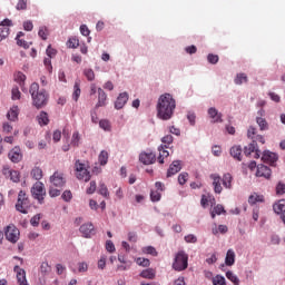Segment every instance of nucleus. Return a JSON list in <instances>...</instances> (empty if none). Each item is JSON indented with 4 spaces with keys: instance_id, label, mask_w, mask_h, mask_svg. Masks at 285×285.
I'll use <instances>...</instances> for the list:
<instances>
[{
    "instance_id": "nucleus-43",
    "label": "nucleus",
    "mask_w": 285,
    "mask_h": 285,
    "mask_svg": "<svg viewBox=\"0 0 285 285\" xmlns=\"http://www.w3.org/2000/svg\"><path fill=\"white\" fill-rule=\"evenodd\" d=\"M136 264H138V266H142V268H148V266H150V259L138 257L136 259Z\"/></svg>"
},
{
    "instance_id": "nucleus-25",
    "label": "nucleus",
    "mask_w": 285,
    "mask_h": 285,
    "mask_svg": "<svg viewBox=\"0 0 285 285\" xmlns=\"http://www.w3.org/2000/svg\"><path fill=\"white\" fill-rule=\"evenodd\" d=\"M76 177L77 179H79L80 181H90V171H88V168L76 173Z\"/></svg>"
},
{
    "instance_id": "nucleus-47",
    "label": "nucleus",
    "mask_w": 285,
    "mask_h": 285,
    "mask_svg": "<svg viewBox=\"0 0 285 285\" xmlns=\"http://www.w3.org/2000/svg\"><path fill=\"white\" fill-rule=\"evenodd\" d=\"M39 37L46 41V39H48V28L47 27H40L39 31H38Z\"/></svg>"
},
{
    "instance_id": "nucleus-22",
    "label": "nucleus",
    "mask_w": 285,
    "mask_h": 285,
    "mask_svg": "<svg viewBox=\"0 0 285 285\" xmlns=\"http://www.w3.org/2000/svg\"><path fill=\"white\" fill-rule=\"evenodd\" d=\"M106 99H108V96L106 95V91L104 89H98V102L96 105V108H101L106 106Z\"/></svg>"
},
{
    "instance_id": "nucleus-49",
    "label": "nucleus",
    "mask_w": 285,
    "mask_h": 285,
    "mask_svg": "<svg viewBox=\"0 0 285 285\" xmlns=\"http://www.w3.org/2000/svg\"><path fill=\"white\" fill-rule=\"evenodd\" d=\"M17 10H28V0H19L17 6Z\"/></svg>"
},
{
    "instance_id": "nucleus-61",
    "label": "nucleus",
    "mask_w": 285,
    "mask_h": 285,
    "mask_svg": "<svg viewBox=\"0 0 285 285\" xmlns=\"http://www.w3.org/2000/svg\"><path fill=\"white\" fill-rule=\"evenodd\" d=\"M2 132H4L6 135L12 132V125H10V122H3Z\"/></svg>"
},
{
    "instance_id": "nucleus-2",
    "label": "nucleus",
    "mask_w": 285,
    "mask_h": 285,
    "mask_svg": "<svg viewBox=\"0 0 285 285\" xmlns=\"http://www.w3.org/2000/svg\"><path fill=\"white\" fill-rule=\"evenodd\" d=\"M29 92L31 95V99L33 101V106L36 108H43L48 106V100L50 99V95L45 89H39V83L33 82L30 86Z\"/></svg>"
},
{
    "instance_id": "nucleus-20",
    "label": "nucleus",
    "mask_w": 285,
    "mask_h": 285,
    "mask_svg": "<svg viewBox=\"0 0 285 285\" xmlns=\"http://www.w3.org/2000/svg\"><path fill=\"white\" fill-rule=\"evenodd\" d=\"M9 121H17L19 119V106H12L7 114Z\"/></svg>"
},
{
    "instance_id": "nucleus-17",
    "label": "nucleus",
    "mask_w": 285,
    "mask_h": 285,
    "mask_svg": "<svg viewBox=\"0 0 285 285\" xmlns=\"http://www.w3.org/2000/svg\"><path fill=\"white\" fill-rule=\"evenodd\" d=\"M8 156L13 164H19V161H21L23 157L19 147H14L13 149H11Z\"/></svg>"
},
{
    "instance_id": "nucleus-9",
    "label": "nucleus",
    "mask_w": 285,
    "mask_h": 285,
    "mask_svg": "<svg viewBox=\"0 0 285 285\" xmlns=\"http://www.w3.org/2000/svg\"><path fill=\"white\" fill-rule=\"evenodd\" d=\"M50 184L56 188H63V186H66V178H63V174L59 171L53 173L50 177Z\"/></svg>"
},
{
    "instance_id": "nucleus-8",
    "label": "nucleus",
    "mask_w": 285,
    "mask_h": 285,
    "mask_svg": "<svg viewBox=\"0 0 285 285\" xmlns=\"http://www.w3.org/2000/svg\"><path fill=\"white\" fill-rule=\"evenodd\" d=\"M207 115L212 119V124H224V119L222 118L224 115H222L217 108L210 107L207 110Z\"/></svg>"
},
{
    "instance_id": "nucleus-46",
    "label": "nucleus",
    "mask_w": 285,
    "mask_h": 285,
    "mask_svg": "<svg viewBox=\"0 0 285 285\" xmlns=\"http://www.w3.org/2000/svg\"><path fill=\"white\" fill-rule=\"evenodd\" d=\"M17 41V46H19L20 48H23L24 50H28V48H30V46H32V42H28L23 39H18Z\"/></svg>"
},
{
    "instance_id": "nucleus-27",
    "label": "nucleus",
    "mask_w": 285,
    "mask_h": 285,
    "mask_svg": "<svg viewBox=\"0 0 285 285\" xmlns=\"http://www.w3.org/2000/svg\"><path fill=\"white\" fill-rule=\"evenodd\" d=\"M230 155L237 161H242V146H234L230 148Z\"/></svg>"
},
{
    "instance_id": "nucleus-37",
    "label": "nucleus",
    "mask_w": 285,
    "mask_h": 285,
    "mask_svg": "<svg viewBox=\"0 0 285 285\" xmlns=\"http://www.w3.org/2000/svg\"><path fill=\"white\" fill-rule=\"evenodd\" d=\"M79 141H81V135H79V131H75L71 137V146L78 148Z\"/></svg>"
},
{
    "instance_id": "nucleus-55",
    "label": "nucleus",
    "mask_w": 285,
    "mask_h": 285,
    "mask_svg": "<svg viewBox=\"0 0 285 285\" xmlns=\"http://www.w3.org/2000/svg\"><path fill=\"white\" fill-rule=\"evenodd\" d=\"M187 119L191 126H195L197 116L195 115L194 111H188Z\"/></svg>"
},
{
    "instance_id": "nucleus-11",
    "label": "nucleus",
    "mask_w": 285,
    "mask_h": 285,
    "mask_svg": "<svg viewBox=\"0 0 285 285\" xmlns=\"http://www.w3.org/2000/svg\"><path fill=\"white\" fill-rule=\"evenodd\" d=\"M139 161L145 166H150V164L157 161V156L154 153L144 151L139 155Z\"/></svg>"
},
{
    "instance_id": "nucleus-36",
    "label": "nucleus",
    "mask_w": 285,
    "mask_h": 285,
    "mask_svg": "<svg viewBox=\"0 0 285 285\" xmlns=\"http://www.w3.org/2000/svg\"><path fill=\"white\" fill-rule=\"evenodd\" d=\"M98 161L100 166H106V164H108V151L106 150L100 151L98 156Z\"/></svg>"
},
{
    "instance_id": "nucleus-28",
    "label": "nucleus",
    "mask_w": 285,
    "mask_h": 285,
    "mask_svg": "<svg viewBox=\"0 0 285 285\" xmlns=\"http://www.w3.org/2000/svg\"><path fill=\"white\" fill-rule=\"evenodd\" d=\"M234 83H236V86H242L243 83H248V76H246V73H244V72L237 73L234 79Z\"/></svg>"
},
{
    "instance_id": "nucleus-39",
    "label": "nucleus",
    "mask_w": 285,
    "mask_h": 285,
    "mask_svg": "<svg viewBox=\"0 0 285 285\" xmlns=\"http://www.w3.org/2000/svg\"><path fill=\"white\" fill-rule=\"evenodd\" d=\"M99 128H101L106 132H110V130H111L110 121L107 120V119L100 120L99 121Z\"/></svg>"
},
{
    "instance_id": "nucleus-48",
    "label": "nucleus",
    "mask_w": 285,
    "mask_h": 285,
    "mask_svg": "<svg viewBox=\"0 0 285 285\" xmlns=\"http://www.w3.org/2000/svg\"><path fill=\"white\" fill-rule=\"evenodd\" d=\"M142 253H146L147 255H153L154 257H157V249L153 246L144 247Z\"/></svg>"
},
{
    "instance_id": "nucleus-31",
    "label": "nucleus",
    "mask_w": 285,
    "mask_h": 285,
    "mask_svg": "<svg viewBox=\"0 0 285 285\" xmlns=\"http://www.w3.org/2000/svg\"><path fill=\"white\" fill-rule=\"evenodd\" d=\"M140 277H144V279H155V269L147 268L140 273Z\"/></svg>"
},
{
    "instance_id": "nucleus-45",
    "label": "nucleus",
    "mask_w": 285,
    "mask_h": 285,
    "mask_svg": "<svg viewBox=\"0 0 285 285\" xmlns=\"http://www.w3.org/2000/svg\"><path fill=\"white\" fill-rule=\"evenodd\" d=\"M76 173H80L81 170H86L88 168V165L85 163H81V160H76L75 163Z\"/></svg>"
},
{
    "instance_id": "nucleus-1",
    "label": "nucleus",
    "mask_w": 285,
    "mask_h": 285,
    "mask_svg": "<svg viewBox=\"0 0 285 285\" xmlns=\"http://www.w3.org/2000/svg\"><path fill=\"white\" fill-rule=\"evenodd\" d=\"M175 108H177V101L173 95H160L156 106L158 119H161L163 121H170V119H173V115H175Z\"/></svg>"
},
{
    "instance_id": "nucleus-23",
    "label": "nucleus",
    "mask_w": 285,
    "mask_h": 285,
    "mask_svg": "<svg viewBox=\"0 0 285 285\" xmlns=\"http://www.w3.org/2000/svg\"><path fill=\"white\" fill-rule=\"evenodd\" d=\"M166 148H168V146L166 145H160L158 147V151H159V156H158V163L159 164H164V159L166 157H169L170 156V153H168V150H166Z\"/></svg>"
},
{
    "instance_id": "nucleus-33",
    "label": "nucleus",
    "mask_w": 285,
    "mask_h": 285,
    "mask_svg": "<svg viewBox=\"0 0 285 285\" xmlns=\"http://www.w3.org/2000/svg\"><path fill=\"white\" fill-rule=\"evenodd\" d=\"M256 124L259 127V130H268V121H266V118L256 117Z\"/></svg>"
},
{
    "instance_id": "nucleus-10",
    "label": "nucleus",
    "mask_w": 285,
    "mask_h": 285,
    "mask_svg": "<svg viewBox=\"0 0 285 285\" xmlns=\"http://www.w3.org/2000/svg\"><path fill=\"white\" fill-rule=\"evenodd\" d=\"M209 178L213 180L214 193L222 195V190H224V187H222V176L219 174H210Z\"/></svg>"
},
{
    "instance_id": "nucleus-51",
    "label": "nucleus",
    "mask_w": 285,
    "mask_h": 285,
    "mask_svg": "<svg viewBox=\"0 0 285 285\" xmlns=\"http://www.w3.org/2000/svg\"><path fill=\"white\" fill-rule=\"evenodd\" d=\"M10 35V27H1L0 28V37L1 39H7Z\"/></svg>"
},
{
    "instance_id": "nucleus-58",
    "label": "nucleus",
    "mask_w": 285,
    "mask_h": 285,
    "mask_svg": "<svg viewBox=\"0 0 285 285\" xmlns=\"http://www.w3.org/2000/svg\"><path fill=\"white\" fill-rule=\"evenodd\" d=\"M207 61H208V63L215 65V63H217L219 61V56L209 53L207 56Z\"/></svg>"
},
{
    "instance_id": "nucleus-59",
    "label": "nucleus",
    "mask_w": 285,
    "mask_h": 285,
    "mask_svg": "<svg viewBox=\"0 0 285 285\" xmlns=\"http://www.w3.org/2000/svg\"><path fill=\"white\" fill-rule=\"evenodd\" d=\"M185 242L187 244H197V236H195L194 234H189L185 236Z\"/></svg>"
},
{
    "instance_id": "nucleus-53",
    "label": "nucleus",
    "mask_w": 285,
    "mask_h": 285,
    "mask_svg": "<svg viewBox=\"0 0 285 285\" xmlns=\"http://www.w3.org/2000/svg\"><path fill=\"white\" fill-rule=\"evenodd\" d=\"M9 175H10V179L11 181H14V184H19V171L17 170H12V171H9Z\"/></svg>"
},
{
    "instance_id": "nucleus-12",
    "label": "nucleus",
    "mask_w": 285,
    "mask_h": 285,
    "mask_svg": "<svg viewBox=\"0 0 285 285\" xmlns=\"http://www.w3.org/2000/svg\"><path fill=\"white\" fill-rule=\"evenodd\" d=\"M79 230L82 237H86L88 239L92 237V235H95V225H92V223H86L80 226Z\"/></svg>"
},
{
    "instance_id": "nucleus-14",
    "label": "nucleus",
    "mask_w": 285,
    "mask_h": 285,
    "mask_svg": "<svg viewBox=\"0 0 285 285\" xmlns=\"http://www.w3.org/2000/svg\"><path fill=\"white\" fill-rule=\"evenodd\" d=\"M128 92H121L119 94V96L117 97L116 101H115V108L116 110H121V108H124V106H126V104H128Z\"/></svg>"
},
{
    "instance_id": "nucleus-38",
    "label": "nucleus",
    "mask_w": 285,
    "mask_h": 285,
    "mask_svg": "<svg viewBox=\"0 0 285 285\" xmlns=\"http://www.w3.org/2000/svg\"><path fill=\"white\" fill-rule=\"evenodd\" d=\"M99 195H101L102 197H110V193L108 191V187L106 186V184L100 183L99 184V189H98Z\"/></svg>"
},
{
    "instance_id": "nucleus-13",
    "label": "nucleus",
    "mask_w": 285,
    "mask_h": 285,
    "mask_svg": "<svg viewBox=\"0 0 285 285\" xmlns=\"http://www.w3.org/2000/svg\"><path fill=\"white\" fill-rule=\"evenodd\" d=\"M277 159H278L277 154H275L271 150H265L263 153L262 160L265 164H269L271 166H275V163L277 161Z\"/></svg>"
},
{
    "instance_id": "nucleus-35",
    "label": "nucleus",
    "mask_w": 285,
    "mask_h": 285,
    "mask_svg": "<svg viewBox=\"0 0 285 285\" xmlns=\"http://www.w3.org/2000/svg\"><path fill=\"white\" fill-rule=\"evenodd\" d=\"M226 277L234 285H239V283H240L239 277H237V275H235V273H233L230 271L226 272Z\"/></svg>"
},
{
    "instance_id": "nucleus-26",
    "label": "nucleus",
    "mask_w": 285,
    "mask_h": 285,
    "mask_svg": "<svg viewBox=\"0 0 285 285\" xmlns=\"http://www.w3.org/2000/svg\"><path fill=\"white\" fill-rule=\"evenodd\" d=\"M226 266H233L235 264V250L228 249L225 257Z\"/></svg>"
},
{
    "instance_id": "nucleus-15",
    "label": "nucleus",
    "mask_w": 285,
    "mask_h": 285,
    "mask_svg": "<svg viewBox=\"0 0 285 285\" xmlns=\"http://www.w3.org/2000/svg\"><path fill=\"white\" fill-rule=\"evenodd\" d=\"M181 170V160H174L168 170H167V177H173L174 175H177Z\"/></svg>"
},
{
    "instance_id": "nucleus-63",
    "label": "nucleus",
    "mask_w": 285,
    "mask_h": 285,
    "mask_svg": "<svg viewBox=\"0 0 285 285\" xmlns=\"http://www.w3.org/2000/svg\"><path fill=\"white\" fill-rule=\"evenodd\" d=\"M173 140L174 138L171 135H167L161 138V141L165 144V146H170V144H173Z\"/></svg>"
},
{
    "instance_id": "nucleus-7",
    "label": "nucleus",
    "mask_w": 285,
    "mask_h": 285,
    "mask_svg": "<svg viewBox=\"0 0 285 285\" xmlns=\"http://www.w3.org/2000/svg\"><path fill=\"white\" fill-rule=\"evenodd\" d=\"M21 235V232H19V228L14 225H8L4 230V237L10 242L11 244H17L19 242V237Z\"/></svg>"
},
{
    "instance_id": "nucleus-24",
    "label": "nucleus",
    "mask_w": 285,
    "mask_h": 285,
    "mask_svg": "<svg viewBox=\"0 0 285 285\" xmlns=\"http://www.w3.org/2000/svg\"><path fill=\"white\" fill-rule=\"evenodd\" d=\"M273 210L276 213V215H282L285 210V199L274 203Z\"/></svg>"
},
{
    "instance_id": "nucleus-56",
    "label": "nucleus",
    "mask_w": 285,
    "mask_h": 285,
    "mask_svg": "<svg viewBox=\"0 0 285 285\" xmlns=\"http://www.w3.org/2000/svg\"><path fill=\"white\" fill-rule=\"evenodd\" d=\"M186 181H188V173L179 174L178 183L180 184V186H184V184H186Z\"/></svg>"
},
{
    "instance_id": "nucleus-18",
    "label": "nucleus",
    "mask_w": 285,
    "mask_h": 285,
    "mask_svg": "<svg viewBox=\"0 0 285 285\" xmlns=\"http://www.w3.org/2000/svg\"><path fill=\"white\" fill-rule=\"evenodd\" d=\"M256 177H265V179L271 178V168L266 165H258L257 166V171H256Z\"/></svg>"
},
{
    "instance_id": "nucleus-44",
    "label": "nucleus",
    "mask_w": 285,
    "mask_h": 285,
    "mask_svg": "<svg viewBox=\"0 0 285 285\" xmlns=\"http://www.w3.org/2000/svg\"><path fill=\"white\" fill-rule=\"evenodd\" d=\"M14 81H17V83L23 88V83H26V76L22 72H18L14 76Z\"/></svg>"
},
{
    "instance_id": "nucleus-54",
    "label": "nucleus",
    "mask_w": 285,
    "mask_h": 285,
    "mask_svg": "<svg viewBox=\"0 0 285 285\" xmlns=\"http://www.w3.org/2000/svg\"><path fill=\"white\" fill-rule=\"evenodd\" d=\"M39 222H41V214H37L35 215L31 219H30V224L33 227L39 226Z\"/></svg>"
},
{
    "instance_id": "nucleus-34",
    "label": "nucleus",
    "mask_w": 285,
    "mask_h": 285,
    "mask_svg": "<svg viewBox=\"0 0 285 285\" xmlns=\"http://www.w3.org/2000/svg\"><path fill=\"white\" fill-rule=\"evenodd\" d=\"M222 213H226V209H224V205H216L214 207V209L212 210L210 215H212V219H215L216 215H222Z\"/></svg>"
},
{
    "instance_id": "nucleus-60",
    "label": "nucleus",
    "mask_w": 285,
    "mask_h": 285,
    "mask_svg": "<svg viewBox=\"0 0 285 285\" xmlns=\"http://www.w3.org/2000/svg\"><path fill=\"white\" fill-rule=\"evenodd\" d=\"M78 272L87 273L88 272V263H86V262L78 263Z\"/></svg>"
},
{
    "instance_id": "nucleus-57",
    "label": "nucleus",
    "mask_w": 285,
    "mask_h": 285,
    "mask_svg": "<svg viewBox=\"0 0 285 285\" xmlns=\"http://www.w3.org/2000/svg\"><path fill=\"white\" fill-rule=\"evenodd\" d=\"M255 135H257V128L250 126L247 130V137L248 139H255Z\"/></svg>"
},
{
    "instance_id": "nucleus-62",
    "label": "nucleus",
    "mask_w": 285,
    "mask_h": 285,
    "mask_svg": "<svg viewBox=\"0 0 285 285\" xmlns=\"http://www.w3.org/2000/svg\"><path fill=\"white\" fill-rule=\"evenodd\" d=\"M62 199H63V202H70V199H72V191H70V190H65L63 193H62Z\"/></svg>"
},
{
    "instance_id": "nucleus-29",
    "label": "nucleus",
    "mask_w": 285,
    "mask_h": 285,
    "mask_svg": "<svg viewBox=\"0 0 285 285\" xmlns=\"http://www.w3.org/2000/svg\"><path fill=\"white\" fill-rule=\"evenodd\" d=\"M37 121L40 126H48L50 119H48V114L46 111H41L40 115L37 116Z\"/></svg>"
},
{
    "instance_id": "nucleus-21",
    "label": "nucleus",
    "mask_w": 285,
    "mask_h": 285,
    "mask_svg": "<svg viewBox=\"0 0 285 285\" xmlns=\"http://www.w3.org/2000/svg\"><path fill=\"white\" fill-rule=\"evenodd\" d=\"M222 179V184L224 186V188H226L227 190H230L233 188V175H230L229 173L223 175Z\"/></svg>"
},
{
    "instance_id": "nucleus-32",
    "label": "nucleus",
    "mask_w": 285,
    "mask_h": 285,
    "mask_svg": "<svg viewBox=\"0 0 285 285\" xmlns=\"http://www.w3.org/2000/svg\"><path fill=\"white\" fill-rule=\"evenodd\" d=\"M31 176L33 177V179H36V181H39L40 179L43 178V170H41V168L39 167H35L31 170Z\"/></svg>"
},
{
    "instance_id": "nucleus-16",
    "label": "nucleus",
    "mask_w": 285,
    "mask_h": 285,
    "mask_svg": "<svg viewBox=\"0 0 285 285\" xmlns=\"http://www.w3.org/2000/svg\"><path fill=\"white\" fill-rule=\"evenodd\" d=\"M14 273H17V279L19 285H28V281L26 279V269L19 267L18 265L13 268Z\"/></svg>"
},
{
    "instance_id": "nucleus-3",
    "label": "nucleus",
    "mask_w": 285,
    "mask_h": 285,
    "mask_svg": "<svg viewBox=\"0 0 285 285\" xmlns=\"http://www.w3.org/2000/svg\"><path fill=\"white\" fill-rule=\"evenodd\" d=\"M257 141H259V144H266V139H264V136L256 135L253 141L244 149V154L246 155V157H248L252 153H255L254 158L259 159L262 150H259V147H257Z\"/></svg>"
},
{
    "instance_id": "nucleus-6",
    "label": "nucleus",
    "mask_w": 285,
    "mask_h": 285,
    "mask_svg": "<svg viewBox=\"0 0 285 285\" xmlns=\"http://www.w3.org/2000/svg\"><path fill=\"white\" fill-rule=\"evenodd\" d=\"M31 195L33 199H37L39 204H43V199H46V186L41 181H37L31 187Z\"/></svg>"
},
{
    "instance_id": "nucleus-19",
    "label": "nucleus",
    "mask_w": 285,
    "mask_h": 285,
    "mask_svg": "<svg viewBox=\"0 0 285 285\" xmlns=\"http://www.w3.org/2000/svg\"><path fill=\"white\" fill-rule=\"evenodd\" d=\"M248 204L250 206H255V204H264V195H261V194H257V193H253L248 197Z\"/></svg>"
},
{
    "instance_id": "nucleus-64",
    "label": "nucleus",
    "mask_w": 285,
    "mask_h": 285,
    "mask_svg": "<svg viewBox=\"0 0 285 285\" xmlns=\"http://www.w3.org/2000/svg\"><path fill=\"white\" fill-rule=\"evenodd\" d=\"M276 193L277 195H284L285 194V184L278 183L276 186Z\"/></svg>"
},
{
    "instance_id": "nucleus-5",
    "label": "nucleus",
    "mask_w": 285,
    "mask_h": 285,
    "mask_svg": "<svg viewBox=\"0 0 285 285\" xmlns=\"http://www.w3.org/2000/svg\"><path fill=\"white\" fill-rule=\"evenodd\" d=\"M29 208H30V199L28 198V195L26 194V191L20 190L18 194L16 210H18V213H22V215H28Z\"/></svg>"
},
{
    "instance_id": "nucleus-41",
    "label": "nucleus",
    "mask_w": 285,
    "mask_h": 285,
    "mask_svg": "<svg viewBox=\"0 0 285 285\" xmlns=\"http://www.w3.org/2000/svg\"><path fill=\"white\" fill-rule=\"evenodd\" d=\"M79 97H81V89L79 88V83H75L72 99L73 101H79Z\"/></svg>"
},
{
    "instance_id": "nucleus-40",
    "label": "nucleus",
    "mask_w": 285,
    "mask_h": 285,
    "mask_svg": "<svg viewBox=\"0 0 285 285\" xmlns=\"http://www.w3.org/2000/svg\"><path fill=\"white\" fill-rule=\"evenodd\" d=\"M11 99H12V101H19V99H21V91H19V87H13L12 88Z\"/></svg>"
},
{
    "instance_id": "nucleus-52",
    "label": "nucleus",
    "mask_w": 285,
    "mask_h": 285,
    "mask_svg": "<svg viewBox=\"0 0 285 285\" xmlns=\"http://www.w3.org/2000/svg\"><path fill=\"white\" fill-rule=\"evenodd\" d=\"M150 199L151 202H159L161 199V194L158 190H151Z\"/></svg>"
},
{
    "instance_id": "nucleus-30",
    "label": "nucleus",
    "mask_w": 285,
    "mask_h": 285,
    "mask_svg": "<svg viewBox=\"0 0 285 285\" xmlns=\"http://www.w3.org/2000/svg\"><path fill=\"white\" fill-rule=\"evenodd\" d=\"M51 271H52V267H50V265L48 264V262L41 263L39 272H40V275H41L42 277H46V275H50V272H51Z\"/></svg>"
},
{
    "instance_id": "nucleus-50",
    "label": "nucleus",
    "mask_w": 285,
    "mask_h": 285,
    "mask_svg": "<svg viewBox=\"0 0 285 285\" xmlns=\"http://www.w3.org/2000/svg\"><path fill=\"white\" fill-rule=\"evenodd\" d=\"M68 48H79V39L70 38L67 42Z\"/></svg>"
},
{
    "instance_id": "nucleus-42",
    "label": "nucleus",
    "mask_w": 285,
    "mask_h": 285,
    "mask_svg": "<svg viewBox=\"0 0 285 285\" xmlns=\"http://www.w3.org/2000/svg\"><path fill=\"white\" fill-rule=\"evenodd\" d=\"M212 282L213 285H226V278L222 275H216Z\"/></svg>"
},
{
    "instance_id": "nucleus-4",
    "label": "nucleus",
    "mask_w": 285,
    "mask_h": 285,
    "mask_svg": "<svg viewBox=\"0 0 285 285\" xmlns=\"http://www.w3.org/2000/svg\"><path fill=\"white\" fill-rule=\"evenodd\" d=\"M173 268L178 272L186 271L188 268V254H186V252L180 250L176 254Z\"/></svg>"
}]
</instances>
